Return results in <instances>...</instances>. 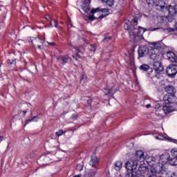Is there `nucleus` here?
<instances>
[{
    "instance_id": "obj_39",
    "label": "nucleus",
    "mask_w": 177,
    "mask_h": 177,
    "mask_svg": "<svg viewBox=\"0 0 177 177\" xmlns=\"http://www.w3.org/2000/svg\"><path fill=\"white\" fill-rule=\"evenodd\" d=\"M110 39H111V37H110V36L104 37V41H106V42H109V41H110Z\"/></svg>"
},
{
    "instance_id": "obj_25",
    "label": "nucleus",
    "mask_w": 177,
    "mask_h": 177,
    "mask_svg": "<svg viewBox=\"0 0 177 177\" xmlns=\"http://www.w3.org/2000/svg\"><path fill=\"white\" fill-rule=\"evenodd\" d=\"M147 169V166H146L145 164H141L138 167V171L140 172V174H145Z\"/></svg>"
},
{
    "instance_id": "obj_49",
    "label": "nucleus",
    "mask_w": 177,
    "mask_h": 177,
    "mask_svg": "<svg viewBox=\"0 0 177 177\" xmlns=\"http://www.w3.org/2000/svg\"><path fill=\"white\" fill-rule=\"evenodd\" d=\"M151 106V105H150V104H148L146 105L147 109H150Z\"/></svg>"
},
{
    "instance_id": "obj_18",
    "label": "nucleus",
    "mask_w": 177,
    "mask_h": 177,
    "mask_svg": "<svg viewBox=\"0 0 177 177\" xmlns=\"http://www.w3.org/2000/svg\"><path fill=\"white\" fill-rule=\"evenodd\" d=\"M48 160L49 158L48 156H42L38 159L37 162L41 165H48L49 164L48 163Z\"/></svg>"
},
{
    "instance_id": "obj_10",
    "label": "nucleus",
    "mask_w": 177,
    "mask_h": 177,
    "mask_svg": "<svg viewBox=\"0 0 177 177\" xmlns=\"http://www.w3.org/2000/svg\"><path fill=\"white\" fill-rule=\"evenodd\" d=\"M148 55L151 60H158L160 59V50L150 49Z\"/></svg>"
},
{
    "instance_id": "obj_20",
    "label": "nucleus",
    "mask_w": 177,
    "mask_h": 177,
    "mask_svg": "<svg viewBox=\"0 0 177 177\" xmlns=\"http://www.w3.org/2000/svg\"><path fill=\"white\" fill-rule=\"evenodd\" d=\"M151 48L150 49H158L160 50L161 48H162V41H159V42H153L151 44Z\"/></svg>"
},
{
    "instance_id": "obj_54",
    "label": "nucleus",
    "mask_w": 177,
    "mask_h": 177,
    "mask_svg": "<svg viewBox=\"0 0 177 177\" xmlns=\"http://www.w3.org/2000/svg\"><path fill=\"white\" fill-rule=\"evenodd\" d=\"M175 28L177 30V23L175 24Z\"/></svg>"
},
{
    "instance_id": "obj_26",
    "label": "nucleus",
    "mask_w": 177,
    "mask_h": 177,
    "mask_svg": "<svg viewBox=\"0 0 177 177\" xmlns=\"http://www.w3.org/2000/svg\"><path fill=\"white\" fill-rule=\"evenodd\" d=\"M122 168V162L118 160L115 163V169L116 171H120Z\"/></svg>"
},
{
    "instance_id": "obj_9",
    "label": "nucleus",
    "mask_w": 177,
    "mask_h": 177,
    "mask_svg": "<svg viewBox=\"0 0 177 177\" xmlns=\"http://www.w3.org/2000/svg\"><path fill=\"white\" fill-rule=\"evenodd\" d=\"M149 46L146 45L141 46L138 49V56L139 57H145V56L149 55Z\"/></svg>"
},
{
    "instance_id": "obj_36",
    "label": "nucleus",
    "mask_w": 177,
    "mask_h": 177,
    "mask_svg": "<svg viewBox=\"0 0 177 177\" xmlns=\"http://www.w3.org/2000/svg\"><path fill=\"white\" fill-rule=\"evenodd\" d=\"M163 31H165L166 32H174V31H175V29L174 28H164Z\"/></svg>"
},
{
    "instance_id": "obj_13",
    "label": "nucleus",
    "mask_w": 177,
    "mask_h": 177,
    "mask_svg": "<svg viewBox=\"0 0 177 177\" xmlns=\"http://www.w3.org/2000/svg\"><path fill=\"white\" fill-rule=\"evenodd\" d=\"M162 110L165 114H169L170 113H172V111H175L174 105L171 104H165V105L162 107Z\"/></svg>"
},
{
    "instance_id": "obj_55",
    "label": "nucleus",
    "mask_w": 177,
    "mask_h": 177,
    "mask_svg": "<svg viewBox=\"0 0 177 177\" xmlns=\"http://www.w3.org/2000/svg\"><path fill=\"white\" fill-rule=\"evenodd\" d=\"M74 177H81V175L75 176Z\"/></svg>"
},
{
    "instance_id": "obj_11",
    "label": "nucleus",
    "mask_w": 177,
    "mask_h": 177,
    "mask_svg": "<svg viewBox=\"0 0 177 177\" xmlns=\"http://www.w3.org/2000/svg\"><path fill=\"white\" fill-rule=\"evenodd\" d=\"M153 70L157 73V74H160L161 71H164V66H162V63L160 62H154L153 64Z\"/></svg>"
},
{
    "instance_id": "obj_53",
    "label": "nucleus",
    "mask_w": 177,
    "mask_h": 177,
    "mask_svg": "<svg viewBox=\"0 0 177 177\" xmlns=\"http://www.w3.org/2000/svg\"><path fill=\"white\" fill-rule=\"evenodd\" d=\"M84 78H85V76H82V80H80L81 82H82V81H84Z\"/></svg>"
},
{
    "instance_id": "obj_8",
    "label": "nucleus",
    "mask_w": 177,
    "mask_h": 177,
    "mask_svg": "<svg viewBox=\"0 0 177 177\" xmlns=\"http://www.w3.org/2000/svg\"><path fill=\"white\" fill-rule=\"evenodd\" d=\"M126 168L128 171H136L138 168V161L134 160H129L126 163Z\"/></svg>"
},
{
    "instance_id": "obj_19",
    "label": "nucleus",
    "mask_w": 177,
    "mask_h": 177,
    "mask_svg": "<svg viewBox=\"0 0 177 177\" xmlns=\"http://www.w3.org/2000/svg\"><path fill=\"white\" fill-rule=\"evenodd\" d=\"M165 89V91L167 93V95H175V93H176V90L173 86H167Z\"/></svg>"
},
{
    "instance_id": "obj_31",
    "label": "nucleus",
    "mask_w": 177,
    "mask_h": 177,
    "mask_svg": "<svg viewBox=\"0 0 177 177\" xmlns=\"http://www.w3.org/2000/svg\"><path fill=\"white\" fill-rule=\"evenodd\" d=\"M88 50L90 52H95L96 51V46L95 44H90L88 46Z\"/></svg>"
},
{
    "instance_id": "obj_35",
    "label": "nucleus",
    "mask_w": 177,
    "mask_h": 177,
    "mask_svg": "<svg viewBox=\"0 0 177 177\" xmlns=\"http://www.w3.org/2000/svg\"><path fill=\"white\" fill-rule=\"evenodd\" d=\"M45 19H46V20H47V21H50V23H56V20L50 18V17L49 15H46L45 17Z\"/></svg>"
},
{
    "instance_id": "obj_43",
    "label": "nucleus",
    "mask_w": 177,
    "mask_h": 177,
    "mask_svg": "<svg viewBox=\"0 0 177 177\" xmlns=\"http://www.w3.org/2000/svg\"><path fill=\"white\" fill-rule=\"evenodd\" d=\"M169 177H177L176 173L173 171Z\"/></svg>"
},
{
    "instance_id": "obj_16",
    "label": "nucleus",
    "mask_w": 177,
    "mask_h": 177,
    "mask_svg": "<svg viewBox=\"0 0 177 177\" xmlns=\"http://www.w3.org/2000/svg\"><path fill=\"white\" fill-rule=\"evenodd\" d=\"M136 158L140 162H143L145 161V153L142 151V150H138L136 153Z\"/></svg>"
},
{
    "instance_id": "obj_15",
    "label": "nucleus",
    "mask_w": 177,
    "mask_h": 177,
    "mask_svg": "<svg viewBox=\"0 0 177 177\" xmlns=\"http://www.w3.org/2000/svg\"><path fill=\"white\" fill-rule=\"evenodd\" d=\"M89 164L93 168H97V165L99 164V159H97V157L96 156V155L93 154L91 156V160L89 162Z\"/></svg>"
},
{
    "instance_id": "obj_46",
    "label": "nucleus",
    "mask_w": 177,
    "mask_h": 177,
    "mask_svg": "<svg viewBox=\"0 0 177 177\" xmlns=\"http://www.w3.org/2000/svg\"><path fill=\"white\" fill-rule=\"evenodd\" d=\"M135 177H145V176H143L142 174H139L137 173V174Z\"/></svg>"
},
{
    "instance_id": "obj_50",
    "label": "nucleus",
    "mask_w": 177,
    "mask_h": 177,
    "mask_svg": "<svg viewBox=\"0 0 177 177\" xmlns=\"http://www.w3.org/2000/svg\"><path fill=\"white\" fill-rule=\"evenodd\" d=\"M3 140V136H0V143Z\"/></svg>"
},
{
    "instance_id": "obj_32",
    "label": "nucleus",
    "mask_w": 177,
    "mask_h": 177,
    "mask_svg": "<svg viewBox=\"0 0 177 177\" xmlns=\"http://www.w3.org/2000/svg\"><path fill=\"white\" fill-rule=\"evenodd\" d=\"M35 118H37V116L30 117L28 120H27L26 121L25 124L24 125V127H26V125H28V124H30V122H31L33 120H35Z\"/></svg>"
},
{
    "instance_id": "obj_42",
    "label": "nucleus",
    "mask_w": 177,
    "mask_h": 177,
    "mask_svg": "<svg viewBox=\"0 0 177 177\" xmlns=\"http://www.w3.org/2000/svg\"><path fill=\"white\" fill-rule=\"evenodd\" d=\"M71 118H72L73 120H77V118H78V115H77V114H73V115H72Z\"/></svg>"
},
{
    "instance_id": "obj_23",
    "label": "nucleus",
    "mask_w": 177,
    "mask_h": 177,
    "mask_svg": "<svg viewBox=\"0 0 177 177\" xmlns=\"http://www.w3.org/2000/svg\"><path fill=\"white\" fill-rule=\"evenodd\" d=\"M138 173L136 172V171H133V170H128L126 173H125V177H135L136 176V174Z\"/></svg>"
},
{
    "instance_id": "obj_29",
    "label": "nucleus",
    "mask_w": 177,
    "mask_h": 177,
    "mask_svg": "<svg viewBox=\"0 0 177 177\" xmlns=\"http://www.w3.org/2000/svg\"><path fill=\"white\" fill-rule=\"evenodd\" d=\"M103 2L106 3L108 6H113L114 5V0H102Z\"/></svg>"
},
{
    "instance_id": "obj_17",
    "label": "nucleus",
    "mask_w": 177,
    "mask_h": 177,
    "mask_svg": "<svg viewBox=\"0 0 177 177\" xmlns=\"http://www.w3.org/2000/svg\"><path fill=\"white\" fill-rule=\"evenodd\" d=\"M117 92V88L115 87H112L111 89L104 88V93L105 95H108L109 96H113Z\"/></svg>"
},
{
    "instance_id": "obj_57",
    "label": "nucleus",
    "mask_w": 177,
    "mask_h": 177,
    "mask_svg": "<svg viewBox=\"0 0 177 177\" xmlns=\"http://www.w3.org/2000/svg\"><path fill=\"white\" fill-rule=\"evenodd\" d=\"M156 139H160V137H158V136H156Z\"/></svg>"
},
{
    "instance_id": "obj_58",
    "label": "nucleus",
    "mask_w": 177,
    "mask_h": 177,
    "mask_svg": "<svg viewBox=\"0 0 177 177\" xmlns=\"http://www.w3.org/2000/svg\"><path fill=\"white\" fill-rule=\"evenodd\" d=\"M76 56H78L80 57V55L77 54Z\"/></svg>"
},
{
    "instance_id": "obj_51",
    "label": "nucleus",
    "mask_w": 177,
    "mask_h": 177,
    "mask_svg": "<svg viewBox=\"0 0 177 177\" xmlns=\"http://www.w3.org/2000/svg\"><path fill=\"white\" fill-rule=\"evenodd\" d=\"M72 57L75 59V60H77V57L75 55H72Z\"/></svg>"
},
{
    "instance_id": "obj_30",
    "label": "nucleus",
    "mask_w": 177,
    "mask_h": 177,
    "mask_svg": "<svg viewBox=\"0 0 177 177\" xmlns=\"http://www.w3.org/2000/svg\"><path fill=\"white\" fill-rule=\"evenodd\" d=\"M148 177H157V171L151 169Z\"/></svg>"
},
{
    "instance_id": "obj_12",
    "label": "nucleus",
    "mask_w": 177,
    "mask_h": 177,
    "mask_svg": "<svg viewBox=\"0 0 177 177\" xmlns=\"http://www.w3.org/2000/svg\"><path fill=\"white\" fill-rule=\"evenodd\" d=\"M31 44H32L34 46H37L38 49H44V47H42V40L39 37H32V39H31Z\"/></svg>"
},
{
    "instance_id": "obj_14",
    "label": "nucleus",
    "mask_w": 177,
    "mask_h": 177,
    "mask_svg": "<svg viewBox=\"0 0 177 177\" xmlns=\"http://www.w3.org/2000/svg\"><path fill=\"white\" fill-rule=\"evenodd\" d=\"M167 57L169 62H172L173 63H177V56L172 51H168L167 53Z\"/></svg>"
},
{
    "instance_id": "obj_5",
    "label": "nucleus",
    "mask_w": 177,
    "mask_h": 177,
    "mask_svg": "<svg viewBox=\"0 0 177 177\" xmlns=\"http://www.w3.org/2000/svg\"><path fill=\"white\" fill-rule=\"evenodd\" d=\"M153 6L156 8V10H159V12H165L168 4L163 0H158L155 2V6Z\"/></svg>"
},
{
    "instance_id": "obj_40",
    "label": "nucleus",
    "mask_w": 177,
    "mask_h": 177,
    "mask_svg": "<svg viewBox=\"0 0 177 177\" xmlns=\"http://www.w3.org/2000/svg\"><path fill=\"white\" fill-rule=\"evenodd\" d=\"M132 20L133 21V23H138V21L139 20V17L138 16H136V17H133Z\"/></svg>"
},
{
    "instance_id": "obj_1",
    "label": "nucleus",
    "mask_w": 177,
    "mask_h": 177,
    "mask_svg": "<svg viewBox=\"0 0 177 177\" xmlns=\"http://www.w3.org/2000/svg\"><path fill=\"white\" fill-rule=\"evenodd\" d=\"M82 9H83L85 13L88 15V20L90 21H93V20L101 21L102 19H103V14L100 12V8H93L91 10V0H82Z\"/></svg>"
},
{
    "instance_id": "obj_52",
    "label": "nucleus",
    "mask_w": 177,
    "mask_h": 177,
    "mask_svg": "<svg viewBox=\"0 0 177 177\" xmlns=\"http://www.w3.org/2000/svg\"><path fill=\"white\" fill-rule=\"evenodd\" d=\"M143 17H149L150 15H146L144 14V15H143Z\"/></svg>"
},
{
    "instance_id": "obj_28",
    "label": "nucleus",
    "mask_w": 177,
    "mask_h": 177,
    "mask_svg": "<svg viewBox=\"0 0 177 177\" xmlns=\"http://www.w3.org/2000/svg\"><path fill=\"white\" fill-rule=\"evenodd\" d=\"M75 48V50L76 52V53H84V48L81 47H73Z\"/></svg>"
},
{
    "instance_id": "obj_4",
    "label": "nucleus",
    "mask_w": 177,
    "mask_h": 177,
    "mask_svg": "<svg viewBox=\"0 0 177 177\" xmlns=\"http://www.w3.org/2000/svg\"><path fill=\"white\" fill-rule=\"evenodd\" d=\"M166 73L168 77L174 78V76L177 74V65L174 64L169 65L166 69Z\"/></svg>"
},
{
    "instance_id": "obj_38",
    "label": "nucleus",
    "mask_w": 177,
    "mask_h": 177,
    "mask_svg": "<svg viewBox=\"0 0 177 177\" xmlns=\"http://www.w3.org/2000/svg\"><path fill=\"white\" fill-rule=\"evenodd\" d=\"M58 24L57 23H50L49 27H55L57 28Z\"/></svg>"
},
{
    "instance_id": "obj_3",
    "label": "nucleus",
    "mask_w": 177,
    "mask_h": 177,
    "mask_svg": "<svg viewBox=\"0 0 177 177\" xmlns=\"http://www.w3.org/2000/svg\"><path fill=\"white\" fill-rule=\"evenodd\" d=\"M165 12H168L170 17H159V20L162 23H172L174 20L172 16H175L177 13V4L175 6H167Z\"/></svg>"
},
{
    "instance_id": "obj_41",
    "label": "nucleus",
    "mask_w": 177,
    "mask_h": 177,
    "mask_svg": "<svg viewBox=\"0 0 177 177\" xmlns=\"http://www.w3.org/2000/svg\"><path fill=\"white\" fill-rule=\"evenodd\" d=\"M157 30H160V28H149V31H156Z\"/></svg>"
},
{
    "instance_id": "obj_21",
    "label": "nucleus",
    "mask_w": 177,
    "mask_h": 177,
    "mask_svg": "<svg viewBox=\"0 0 177 177\" xmlns=\"http://www.w3.org/2000/svg\"><path fill=\"white\" fill-rule=\"evenodd\" d=\"M160 160L161 162L163 164H167V162H169V153H165L160 156Z\"/></svg>"
},
{
    "instance_id": "obj_47",
    "label": "nucleus",
    "mask_w": 177,
    "mask_h": 177,
    "mask_svg": "<svg viewBox=\"0 0 177 177\" xmlns=\"http://www.w3.org/2000/svg\"><path fill=\"white\" fill-rule=\"evenodd\" d=\"M28 158H34V154L28 155Z\"/></svg>"
},
{
    "instance_id": "obj_7",
    "label": "nucleus",
    "mask_w": 177,
    "mask_h": 177,
    "mask_svg": "<svg viewBox=\"0 0 177 177\" xmlns=\"http://www.w3.org/2000/svg\"><path fill=\"white\" fill-rule=\"evenodd\" d=\"M163 101L165 104L174 105V103L176 102V96L175 94H166L163 97Z\"/></svg>"
},
{
    "instance_id": "obj_27",
    "label": "nucleus",
    "mask_w": 177,
    "mask_h": 177,
    "mask_svg": "<svg viewBox=\"0 0 177 177\" xmlns=\"http://www.w3.org/2000/svg\"><path fill=\"white\" fill-rule=\"evenodd\" d=\"M100 12H102V19H104L106 16L109 15V10L107 8L100 9Z\"/></svg>"
},
{
    "instance_id": "obj_34",
    "label": "nucleus",
    "mask_w": 177,
    "mask_h": 177,
    "mask_svg": "<svg viewBox=\"0 0 177 177\" xmlns=\"http://www.w3.org/2000/svg\"><path fill=\"white\" fill-rule=\"evenodd\" d=\"M76 169L77 171H79V172H81V171L84 169V163L77 165L76 167Z\"/></svg>"
},
{
    "instance_id": "obj_6",
    "label": "nucleus",
    "mask_w": 177,
    "mask_h": 177,
    "mask_svg": "<svg viewBox=\"0 0 177 177\" xmlns=\"http://www.w3.org/2000/svg\"><path fill=\"white\" fill-rule=\"evenodd\" d=\"M170 154L171 156L169 158V163L170 165L176 166L177 165V149H173L170 151Z\"/></svg>"
},
{
    "instance_id": "obj_37",
    "label": "nucleus",
    "mask_w": 177,
    "mask_h": 177,
    "mask_svg": "<svg viewBox=\"0 0 177 177\" xmlns=\"http://www.w3.org/2000/svg\"><path fill=\"white\" fill-rule=\"evenodd\" d=\"M62 133H63V130L60 129L55 133V135L57 136H62Z\"/></svg>"
},
{
    "instance_id": "obj_24",
    "label": "nucleus",
    "mask_w": 177,
    "mask_h": 177,
    "mask_svg": "<svg viewBox=\"0 0 177 177\" xmlns=\"http://www.w3.org/2000/svg\"><path fill=\"white\" fill-rule=\"evenodd\" d=\"M140 70H141V71H147V70H151L150 72L152 73L153 72V69L150 68V66H149V65L147 64H142L139 67Z\"/></svg>"
},
{
    "instance_id": "obj_33",
    "label": "nucleus",
    "mask_w": 177,
    "mask_h": 177,
    "mask_svg": "<svg viewBox=\"0 0 177 177\" xmlns=\"http://www.w3.org/2000/svg\"><path fill=\"white\" fill-rule=\"evenodd\" d=\"M146 2L149 5V6H154L156 5L155 0H146Z\"/></svg>"
},
{
    "instance_id": "obj_22",
    "label": "nucleus",
    "mask_w": 177,
    "mask_h": 177,
    "mask_svg": "<svg viewBox=\"0 0 177 177\" xmlns=\"http://www.w3.org/2000/svg\"><path fill=\"white\" fill-rule=\"evenodd\" d=\"M69 60H70V58H68V57L66 55L60 56L57 58V61L59 63H62V64H66V63H68Z\"/></svg>"
},
{
    "instance_id": "obj_45",
    "label": "nucleus",
    "mask_w": 177,
    "mask_h": 177,
    "mask_svg": "<svg viewBox=\"0 0 177 177\" xmlns=\"http://www.w3.org/2000/svg\"><path fill=\"white\" fill-rule=\"evenodd\" d=\"M47 44H48V45H50L51 46H55V42H47Z\"/></svg>"
},
{
    "instance_id": "obj_44",
    "label": "nucleus",
    "mask_w": 177,
    "mask_h": 177,
    "mask_svg": "<svg viewBox=\"0 0 177 177\" xmlns=\"http://www.w3.org/2000/svg\"><path fill=\"white\" fill-rule=\"evenodd\" d=\"M91 103H92L91 99L87 100V104H88V106H91Z\"/></svg>"
},
{
    "instance_id": "obj_48",
    "label": "nucleus",
    "mask_w": 177,
    "mask_h": 177,
    "mask_svg": "<svg viewBox=\"0 0 177 177\" xmlns=\"http://www.w3.org/2000/svg\"><path fill=\"white\" fill-rule=\"evenodd\" d=\"M24 114L22 115V117H26V114L27 113V111H23Z\"/></svg>"
},
{
    "instance_id": "obj_2",
    "label": "nucleus",
    "mask_w": 177,
    "mask_h": 177,
    "mask_svg": "<svg viewBox=\"0 0 177 177\" xmlns=\"http://www.w3.org/2000/svg\"><path fill=\"white\" fill-rule=\"evenodd\" d=\"M124 30L129 31L130 41L131 42H136L139 39V34L140 31L145 32L146 29L138 26V24L125 23L124 24Z\"/></svg>"
},
{
    "instance_id": "obj_56",
    "label": "nucleus",
    "mask_w": 177,
    "mask_h": 177,
    "mask_svg": "<svg viewBox=\"0 0 177 177\" xmlns=\"http://www.w3.org/2000/svg\"><path fill=\"white\" fill-rule=\"evenodd\" d=\"M69 26H71V27H73V24H69Z\"/></svg>"
}]
</instances>
